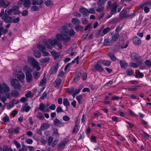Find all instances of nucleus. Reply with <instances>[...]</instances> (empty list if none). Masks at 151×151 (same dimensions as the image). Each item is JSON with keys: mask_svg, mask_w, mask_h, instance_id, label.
<instances>
[{"mask_svg": "<svg viewBox=\"0 0 151 151\" xmlns=\"http://www.w3.org/2000/svg\"><path fill=\"white\" fill-rule=\"evenodd\" d=\"M74 33L75 32L73 29H71L69 31L67 27H64L60 31V34H58L56 35V37L58 40L63 41L66 42L69 41L70 40L69 36L74 35Z\"/></svg>", "mask_w": 151, "mask_h": 151, "instance_id": "f257e3e1", "label": "nucleus"}, {"mask_svg": "<svg viewBox=\"0 0 151 151\" xmlns=\"http://www.w3.org/2000/svg\"><path fill=\"white\" fill-rule=\"evenodd\" d=\"M58 43V41L56 39H54L53 40L49 39L45 40L44 42V44L48 48L51 49L54 45L58 44L56 47V49L59 50L62 48L63 46L61 43Z\"/></svg>", "mask_w": 151, "mask_h": 151, "instance_id": "f03ea898", "label": "nucleus"}, {"mask_svg": "<svg viewBox=\"0 0 151 151\" xmlns=\"http://www.w3.org/2000/svg\"><path fill=\"white\" fill-rule=\"evenodd\" d=\"M28 62L34 68H35L37 70H39L41 69V67L39 66L38 63L31 57H29L28 58Z\"/></svg>", "mask_w": 151, "mask_h": 151, "instance_id": "7ed1b4c3", "label": "nucleus"}, {"mask_svg": "<svg viewBox=\"0 0 151 151\" xmlns=\"http://www.w3.org/2000/svg\"><path fill=\"white\" fill-rule=\"evenodd\" d=\"M12 86L16 89L20 91L21 89V85L16 79H12L10 81Z\"/></svg>", "mask_w": 151, "mask_h": 151, "instance_id": "20e7f679", "label": "nucleus"}, {"mask_svg": "<svg viewBox=\"0 0 151 151\" xmlns=\"http://www.w3.org/2000/svg\"><path fill=\"white\" fill-rule=\"evenodd\" d=\"M10 91L9 87L4 83L1 85L0 83V93L1 94L3 93H7Z\"/></svg>", "mask_w": 151, "mask_h": 151, "instance_id": "39448f33", "label": "nucleus"}, {"mask_svg": "<svg viewBox=\"0 0 151 151\" xmlns=\"http://www.w3.org/2000/svg\"><path fill=\"white\" fill-rule=\"evenodd\" d=\"M101 64L99 60H98L96 63L94 65L92 68V70L94 71H97L99 72H102L104 70V69L101 66Z\"/></svg>", "mask_w": 151, "mask_h": 151, "instance_id": "423d86ee", "label": "nucleus"}, {"mask_svg": "<svg viewBox=\"0 0 151 151\" xmlns=\"http://www.w3.org/2000/svg\"><path fill=\"white\" fill-rule=\"evenodd\" d=\"M108 9L109 8L111 9V12L113 13H115L116 12V9L119 5L116 3H114L111 5V2L110 1H108Z\"/></svg>", "mask_w": 151, "mask_h": 151, "instance_id": "0eeeda50", "label": "nucleus"}, {"mask_svg": "<svg viewBox=\"0 0 151 151\" xmlns=\"http://www.w3.org/2000/svg\"><path fill=\"white\" fill-rule=\"evenodd\" d=\"M46 106H45L44 104L42 103H40L39 105V107L37 108L35 110V112L39 110H40L45 112H47L49 111V109L48 108H46Z\"/></svg>", "mask_w": 151, "mask_h": 151, "instance_id": "6e6552de", "label": "nucleus"}, {"mask_svg": "<svg viewBox=\"0 0 151 151\" xmlns=\"http://www.w3.org/2000/svg\"><path fill=\"white\" fill-rule=\"evenodd\" d=\"M77 75H76V81L78 80L80 76H82L83 79V80H86L87 78V75L86 73H83L82 70H81L80 73H77Z\"/></svg>", "mask_w": 151, "mask_h": 151, "instance_id": "1a4fd4ad", "label": "nucleus"}, {"mask_svg": "<svg viewBox=\"0 0 151 151\" xmlns=\"http://www.w3.org/2000/svg\"><path fill=\"white\" fill-rule=\"evenodd\" d=\"M131 57L132 60L135 61H137L142 59V57L136 53H132L131 54Z\"/></svg>", "mask_w": 151, "mask_h": 151, "instance_id": "9d476101", "label": "nucleus"}, {"mask_svg": "<svg viewBox=\"0 0 151 151\" xmlns=\"http://www.w3.org/2000/svg\"><path fill=\"white\" fill-rule=\"evenodd\" d=\"M131 15L127 14V11L126 9H123L120 13V17L121 19H122L124 18L131 17Z\"/></svg>", "mask_w": 151, "mask_h": 151, "instance_id": "9b49d317", "label": "nucleus"}, {"mask_svg": "<svg viewBox=\"0 0 151 151\" xmlns=\"http://www.w3.org/2000/svg\"><path fill=\"white\" fill-rule=\"evenodd\" d=\"M1 18L3 20H4L6 22L12 23V18L8 16L6 14L2 15Z\"/></svg>", "mask_w": 151, "mask_h": 151, "instance_id": "f8f14e48", "label": "nucleus"}, {"mask_svg": "<svg viewBox=\"0 0 151 151\" xmlns=\"http://www.w3.org/2000/svg\"><path fill=\"white\" fill-rule=\"evenodd\" d=\"M26 79L27 82L30 83L32 81L33 77L30 72H26L25 73Z\"/></svg>", "mask_w": 151, "mask_h": 151, "instance_id": "ddd939ff", "label": "nucleus"}, {"mask_svg": "<svg viewBox=\"0 0 151 151\" xmlns=\"http://www.w3.org/2000/svg\"><path fill=\"white\" fill-rule=\"evenodd\" d=\"M58 64L56 63L50 69V73L52 74H54L57 72L58 69Z\"/></svg>", "mask_w": 151, "mask_h": 151, "instance_id": "4468645a", "label": "nucleus"}, {"mask_svg": "<svg viewBox=\"0 0 151 151\" xmlns=\"http://www.w3.org/2000/svg\"><path fill=\"white\" fill-rule=\"evenodd\" d=\"M133 43L135 45L138 46L141 44V41L138 37L135 36L133 38Z\"/></svg>", "mask_w": 151, "mask_h": 151, "instance_id": "2eb2a0df", "label": "nucleus"}, {"mask_svg": "<svg viewBox=\"0 0 151 151\" xmlns=\"http://www.w3.org/2000/svg\"><path fill=\"white\" fill-rule=\"evenodd\" d=\"M10 4L9 2H5L4 0H0V7H2L4 8H6Z\"/></svg>", "mask_w": 151, "mask_h": 151, "instance_id": "dca6fc26", "label": "nucleus"}, {"mask_svg": "<svg viewBox=\"0 0 151 151\" xmlns=\"http://www.w3.org/2000/svg\"><path fill=\"white\" fill-rule=\"evenodd\" d=\"M149 1L146 2L144 4L140 6V8H142V9H143L144 11V12L146 13H147L149 12L150 11L149 7L146 6V5L149 6L147 4V3Z\"/></svg>", "mask_w": 151, "mask_h": 151, "instance_id": "f3484780", "label": "nucleus"}, {"mask_svg": "<svg viewBox=\"0 0 151 151\" xmlns=\"http://www.w3.org/2000/svg\"><path fill=\"white\" fill-rule=\"evenodd\" d=\"M19 72L20 73V74H19L17 75L16 78L19 81L22 82L25 78V75L23 73H21L20 71H19Z\"/></svg>", "mask_w": 151, "mask_h": 151, "instance_id": "a211bd4d", "label": "nucleus"}, {"mask_svg": "<svg viewBox=\"0 0 151 151\" xmlns=\"http://www.w3.org/2000/svg\"><path fill=\"white\" fill-rule=\"evenodd\" d=\"M79 11L83 15L84 17H85L88 14V10L85 8H80Z\"/></svg>", "mask_w": 151, "mask_h": 151, "instance_id": "6ab92c4d", "label": "nucleus"}, {"mask_svg": "<svg viewBox=\"0 0 151 151\" xmlns=\"http://www.w3.org/2000/svg\"><path fill=\"white\" fill-rule=\"evenodd\" d=\"M101 64L106 66H109L111 64V62L109 60H99Z\"/></svg>", "mask_w": 151, "mask_h": 151, "instance_id": "aec40b11", "label": "nucleus"}, {"mask_svg": "<svg viewBox=\"0 0 151 151\" xmlns=\"http://www.w3.org/2000/svg\"><path fill=\"white\" fill-rule=\"evenodd\" d=\"M31 0H24L23 6L25 8H29L31 6Z\"/></svg>", "mask_w": 151, "mask_h": 151, "instance_id": "412c9836", "label": "nucleus"}, {"mask_svg": "<svg viewBox=\"0 0 151 151\" xmlns=\"http://www.w3.org/2000/svg\"><path fill=\"white\" fill-rule=\"evenodd\" d=\"M30 107L27 104H24L22 106V111L28 112L30 109Z\"/></svg>", "mask_w": 151, "mask_h": 151, "instance_id": "4be33fe9", "label": "nucleus"}, {"mask_svg": "<svg viewBox=\"0 0 151 151\" xmlns=\"http://www.w3.org/2000/svg\"><path fill=\"white\" fill-rule=\"evenodd\" d=\"M67 91L69 94H72V96L73 98H74L76 96V94L75 92H74V89L73 87H71L70 88H68L67 89Z\"/></svg>", "mask_w": 151, "mask_h": 151, "instance_id": "5701e85b", "label": "nucleus"}, {"mask_svg": "<svg viewBox=\"0 0 151 151\" xmlns=\"http://www.w3.org/2000/svg\"><path fill=\"white\" fill-rule=\"evenodd\" d=\"M68 142V140H65L59 143L58 144V148L60 149L64 148Z\"/></svg>", "mask_w": 151, "mask_h": 151, "instance_id": "b1692460", "label": "nucleus"}, {"mask_svg": "<svg viewBox=\"0 0 151 151\" xmlns=\"http://www.w3.org/2000/svg\"><path fill=\"white\" fill-rule=\"evenodd\" d=\"M61 80L60 79L57 78L55 80L54 83V86L55 88H58L59 87L61 83Z\"/></svg>", "mask_w": 151, "mask_h": 151, "instance_id": "393cba45", "label": "nucleus"}, {"mask_svg": "<svg viewBox=\"0 0 151 151\" xmlns=\"http://www.w3.org/2000/svg\"><path fill=\"white\" fill-rule=\"evenodd\" d=\"M11 95L14 97L17 98L19 96V93L18 91L13 90L11 91Z\"/></svg>", "mask_w": 151, "mask_h": 151, "instance_id": "a878e982", "label": "nucleus"}, {"mask_svg": "<svg viewBox=\"0 0 151 151\" xmlns=\"http://www.w3.org/2000/svg\"><path fill=\"white\" fill-rule=\"evenodd\" d=\"M50 127L49 124L47 123H43L41 126L40 129L42 130H46L49 128Z\"/></svg>", "mask_w": 151, "mask_h": 151, "instance_id": "bb28decb", "label": "nucleus"}, {"mask_svg": "<svg viewBox=\"0 0 151 151\" xmlns=\"http://www.w3.org/2000/svg\"><path fill=\"white\" fill-rule=\"evenodd\" d=\"M120 64L122 68L125 69L127 66V63L124 61L120 60Z\"/></svg>", "mask_w": 151, "mask_h": 151, "instance_id": "cd10ccee", "label": "nucleus"}, {"mask_svg": "<svg viewBox=\"0 0 151 151\" xmlns=\"http://www.w3.org/2000/svg\"><path fill=\"white\" fill-rule=\"evenodd\" d=\"M51 53L52 55L54 57L55 59L58 58L60 54L59 52L57 53L54 51H52Z\"/></svg>", "mask_w": 151, "mask_h": 151, "instance_id": "c85d7f7f", "label": "nucleus"}, {"mask_svg": "<svg viewBox=\"0 0 151 151\" xmlns=\"http://www.w3.org/2000/svg\"><path fill=\"white\" fill-rule=\"evenodd\" d=\"M139 87H140L139 85L132 86L131 87L128 88V91H135L137 90L138 88Z\"/></svg>", "mask_w": 151, "mask_h": 151, "instance_id": "c756f323", "label": "nucleus"}, {"mask_svg": "<svg viewBox=\"0 0 151 151\" xmlns=\"http://www.w3.org/2000/svg\"><path fill=\"white\" fill-rule=\"evenodd\" d=\"M33 70L31 69L29 66L26 65L24 67L23 71L24 72H32Z\"/></svg>", "mask_w": 151, "mask_h": 151, "instance_id": "7c9ffc66", "label": "nucleus"}, {"mask_svg": "<svg viewBox=\"0 0 151 151\" xmlns=\"http://www.w3.org/2000/svg\"><path fill=\"white\" fill-rule=\"evenodd\" d=\"M54 124L55 125L59 127H61L63 125L62 123L57 119H55L54 121Z\"/></svg>", "mask_w": 151, "mask_h": 151, "instance_id": "2f4dec72", "label": "nucleus"}, {"mask_svg": "<svg viewBox=\"0 0 151 151\" xmlns=\"http://www.w3.org/2000/svg\"><path fill=\"white\" fill-rule=\"evenodd\" d=\"M34 54L35 56L37 58H40L41 56V54L40 52L37 50H36L34 51Z\"/></svg>", "mask_w": 151, "mask_h": 151, "instance_id": "473e14b6", "label": "nucleus"}, {"mask_svg": "<svg viewBox=\"0 0 151 151\" xmlns=\"http://www.w3.org/2000/svg\"><path fill=\"white\" fill-rule=\"evenodd\" d=\"M33 76L34 78L36 79H37L40 76V74L39 72L37 71H35L33 73Z\"/></svg>", "mask_w": 151, "mask_h": 151, "instance_id": "72a5a7b5", "label": "nucleus"}, {"mask_svg": "<svg viewBox=\"0 0 151 151\" xmlns=\"http://www.w3.org/2000/svg\"><path fill=\"white\" fill-rule=\"evenodd\" d=\"M36 117L40 120H43L44 119V116L42 114L39 112L37 114Z\"/></svg>", "mask_w": 151, "mask_h": 151, "instance_id": "f704fd0d", "label": "nucleus"}, {"mask_svg": "<svg viewBox=\"0 0 151 151\" xmlns=\"http://www.w3.org/2000/svg\"><path fill=\"white\" fill-rule=\"evenodd\" d=\"M135 73V77L136 78H142L144 76V75L142 73H141L139 71L136 72Z\"/></svg>", "mask_w": 151, "mask_h": 151, "instance_id": "c9c22d12", "label": "nucleus"}, {"mask_svg": "<svg viewBox=\"0 0 151 151\" xmlns=\"http://www.w3.org/2000/svg\"><path fill=\"white\" fill-rule=\"evenodd\" d=\"M42 0H36L33 1L32 3V5H35V4L40 5L42 4Z\"/></svg>", "mask_w": 151, "mask_h": 151, "instance_id": "e433bc0d", "label": "nucleus"}, {"mask_svg": "<svg viewBox=\"0 0 151 151\" xmlns=\"http://www.w3.org/2000/svg\"><path fill=\"white\" fill-rule=\"evenodd\" d=\"M63 104L66 106H70V104L67 98H64L63 101Z\"/></svg>", "mask_w": 151, "mask_h": 151, "instance_id": "4c0bfd02", "label": "nucleus"}, {"mask_svg": "<svg viewBox=\"0 0 151 151\" xmlns=\"http://www.w3.org/2000/svg\"><path fill=\"white\" fill-rule=\"evenodd\" d=\"M53 140V137L51 136H50L47 139V144L49 145H50L52 144Z\"/></svg>", "mask_w": 151, "mask_h": 151, "instance_id": "58836bf2", "label": "nucleus"}, {"mask_svg": "<svg viewBox=\"0 0 151 151\" xmlns=\"http://www.w3.org/2000/svg\"><path fill=\"white\" fill-rule=\"evenodd\" d=\"M126 73L129 76L132 75L134 73V71L131 69H127L126 70Z\"/></svg>", "mask_w": 151, "mask_h": 151, "instance_id": "ea45409f", "label": "nucleus"}, {"mask_svg": "<svg viewBox=\"0 0 151 151\" xmlns=\"http://www.w3.org/2000/svg\"><path fill=\"white\" fill-rule=\"evenodd\" d=\"M50 60V58L47 57L45 58H44L41 59L40 60V62L41 63H45L49 61Z\"/></svg>", "mask_w": 151, "mask_h": 151, "instance_id": "a19ab883", "label": "nucleus"}, {"mask_svg": "<svg viewBox=\"0 0 151 151\" xmlns=\"http://www.w3.org/2000/svg\"><path fill=\"white\" fill-rule=\"evenodd\" d=\"M108 55L112 61H115L116 60V58L114 54L109 53Z\"/></svg>", "mask_w": 151, "mask_h": 151, "instance_id": "79ce46f5", "label": "nucleus"}, {"mask_svg": "<svg viewBox=\"0 0 151 151\" xmlns=\"http://www.w3.org/2000/svg\"><path fill=\"white\" fill-rule=\"evenodd\" d=\"M46 79L45 77H44L40 81V85L41 86H43L46 83Z\"/></svg>", "mask_w": 151, "mask_h": 151, "instance_id": "37998d69", "label": "nucleus"}, {"mask_svg": "<svg viewBox=\"0 0 151 151\" xmlns=\"http://www.w3.org/2000/svg\"><path fill=\"white\" fill-rule=\"evenodd\" d=\"M76 99L79 103H81L82 102L83 98L81 95H80L77 96Z\"/></svg>", "mask_w": 151, "mask_h": 151, "instance_id": "c03bdc74", "label": "nucleus"}, {"mask_svg": "<svg viewBox=\"0 0 151 151\" xmlns=\"http://www.w3.org/2000/svg\"><path fill=\"white\" fill-rule=\"evenodd\" d=\"M119 37L118 34H115L112 36V39L113 40L116 41L117 40Z\"/></svg>", "mask_w": 151, "mask_h": 151, "instance_id": "a18cd8bd", "label": "nucleus"}, {"mask_svg": "<svg viewBox=\"0 0 151 151\" xmlns=\"http://www.w3.org/2000/svg\"><path fill=\"white\" fill-rule=\"evenodd\" d=\"M37 47L38 49L40 50L41 51L45 49V47L41 44H39L38 45Z\"/></svg>", "mask_w": 151, "mask_h": 151, "instance_id": "49530a36", "label": "nucleus"}, {"mask_svg": "<svg viewBox=\"0 0 151 151\" xmlns=\"http://www.w3.org/2000/svg\"><path fill=\"white\" fill-rule=\"evenodd\" d=\"M3 151H13L12 149L9 148L6 145L4 146L3 147Z\"/></svg>", "mask_w": 151, "mask_h": 151, "instance_id": "de8ad7c7", "label": "nucleus"}, {"mask_svg": "<svg viewBox=\"0 0 151 151\" xmlns=\"http://www.w3.org/2000/svg\"><path fill=\"white\" fill-rule=\"evenodd\" d=\"M31 9L32 11H37L39 10V8L37 6H34L31 7Z\"/></svg>", "mask_w": 151, "mask_h": 151, "instance_id": "09e8293b", "label": "nucleus"}, {"mask_svg": "<svg viewBox=\"0 0 151 151\" xmlns=\"http://www.w3.org/2000/svg\"><path fill=\"white\" fill-rule=\"evenodd\" d=\"M145 63L147 66L150 67L151 66V61L150 60H146L145 62Z\"/></svg>", "mask_w": 151, "mask_h": 151, "instance_id": "8fccbe9b", "label": "nucleus"}, {"mask_svg": "<svg viewBox=\"0 0 151 151\" xmlns=\"http://www.w3.org/2000/svg\"><path fill=\"white\" fill-rule=\"evenodd\" d=\"M104 9V6H102L99 7L97 9L96 11L98 12H102Z\"/></svg>", "mask_w": 151, "mask_h": 151, "instance_id": "3c124183", "label": "nucleus"}, {"mask_svg": "<svg viewBox=\"0 0 151 151\" xmlns=\"http://www.w3.org/2000/svg\"><path fill=\"white\" fill-rule=\"evenodd\" d=\"M83 27L80 25H76V31H81L83 30Z\"/></svg>", "mask_w": 151, "mask_h": 151, "instance_id": "603ef678", "label": "nucleus"}, {"mask_svg": "<svg viewBox=\"0 0 151 151\" xmlns=\"http://www.w3.org/2000/svg\"><path fill=\"white\" fill-rule=\"evenodd\" d=\"M96 13L95 9L94 8H92L88 10V14H94Z\"/></svg>", "mask_w": 151, "mask_h": 151, "instance_id": "864d4df0", "label": "nucleus"}, {"mask_svg": "<svg viewBox=\"0 0 151 151\" xmlns=\"http://www.w3.org/2000/svg\"><path fill=\"white\" fill-rule=\"evenodd\" d=\"M106 1V0H99L97 2L98 4L100 5H101L103 4Z\"/></svg>", "mask_w": 151, "mask_h": 151, "instance_id": "5fc2aeb1", "label": "nucleus"}, {"mask_svg": "<svg viewBox=\"0 0 151 151\" xmlns=\"http://www.w3.org/2000/svg\"><path fill=\"white\" fill-rule=\"evenodd\" d=\"M110 29L109 28H107L104 29L103 31V32L104 33V35L106 34L107 32H109L110 30Z\"/></svg>", "mask_w": 151, "mask_h": 151, "instance_id": "6e6d98bb", "label": "nucleus"}, {"mask_svg": "<svg viewBox=\"0 0 151 151\" xmlns=\"http://www.w3.org/2000/svg\"><path fill=\"white\" fill-rule=\"evenodd\" d=\"M63 119L64 121L67 122L70 120V118L68 116L65 115L63 116Z\"/></svg>", "mask_w": 151, "mask_h": 151, "instance_id": "4d7b16f0", "label": "nucleus"}, {"mask_svg": "<svg viewBox=\"0 0 151 151\" xmlns=\"http://www.w3.org/2000/svg\"><path fill=\"white\" fill-rule=\"evenodd\" d=\"M52 4V2L51 0H47L45 2V4L47 6H49Z\"/></svg>", "mask_w": 151, "mask_h": 151, "instance_id": "13d9d810", "label": "nucleus"}, {"mask_svg": "<svg viewBox=\"0 0 151 151\" xmlns=\"http://www.w3.org/2000/svg\"><path fill=\"white\" fill-rule=\"evenodd\" d=\"M20 20V19L19 17H17L16 18L12 19V22H13L14 23H16L18 22Z\"/></svg>", "mask_w": 151, "mask_h": 151, "instance_id": "bf43d9fd", "label": "nucleus"}, {"mask_svg": "<svg viewBox=\"0 0 151 151\" xmlns=\"http://www.w3.org/2000/svg\"><path fill=\"white\" fill-rule=\"evenodd\" d=\"M58 139H55L54 141L52 142V147H55L56 144L58 143Z\"/></svg>", "mask_w": 151, "mask_h": 151, "instance_id": "052dcab7", "label": "nucleus"}, {"mask_svg": "<svg viewBox=\"0 0 151 151\" xmlns=\"http://www.w3.org/2000/svg\"><path fill=\"white\" fill-rule=\"evenodd\" d=\"M42 53L43 56H47L49 54V52L45 50V49L42 50Z\"/></svg>", "mask_w": 151, "mask_h": 151, "instance_id": "680f3d73", "label": "nucleus"}, {"mask_svg": "<svg viewBox=\"0 0 151 151\" xmlns=\"http://www.w3.org/2000/svg\"><path fill=\"white\" fill-rule=\"evenodd\" d=\"M40 142L42 144L45 145L47 142V141L44 138H42L41 139Z\"/></svg>", "mask_w": 151, "mask_h": 151, "instance_id": "e2e57ef3", "label": "nucleus"}, {"mask_svg": "<svg viewBox=\"0 0 151 151\" xmlns=\"http://www.w3.org/2000/svg\"><path fill=\"white\" fill-rule=\"evenodd\" d=\"M56 111L58 113L63 112V111L62 108L60 106H59L57 107Z\"/></svg>", "mask_w": 151, "mask_h": 151, "instance_id": "0e129e2a", "label": "nucleus"}, {"mask_svg": "<svg viewBox=\"0 0 151 151\" xmlns=\"http://www.w3.org/2000/svg\"><path fill=\"white\" fill-rule=\"evenodd\" d=\"M14 105V104L13 103H10L9 105L7 106V109H10L12 108L13 107Z\"/></svg>", "mask_w": 151, "mask_h": 151, "instance_id": "69168bd1", "label": "nucleus"}, {"mask_svg": "<svg viewBox=\"0 0 151 151\" xmlns=\"http://www.w3.org/2000/svg\"><path fill=\"white\" fill-rule=\"evenodd\" d=\"M129 82L132 84H137L139 83V81L136 80L130 81Z\"/></svg>", "mask_w": 151, "mask_h": 151, "instance_id": "338daca9", "label": "nucleus"}, {"mask_svg": "<svg viewBox=\"0 0 151 151\" xmlns=\"http://www.w3.org/2000/svg\"><path fill=\"white\" fill-rule=\"evenodd\" d=\"M27 143L29 144H31L33 143V141L32 139L28 138L26 140Z\"/></svg>", "mask_w": 151, "mask_h": 151, "instance_id": "774afa93", "label": "nucleus"}]
</instances>
